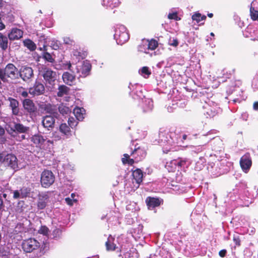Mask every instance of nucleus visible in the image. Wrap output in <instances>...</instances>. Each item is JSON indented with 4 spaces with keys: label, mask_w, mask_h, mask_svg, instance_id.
Segmentation results:
<instances>
[{
    "label": "nucleus",
    "mask_w": 258,
    "mask_h": 258,
    "mask_svg": "<svg viewBox=\"0 0 258 258\" xmlns=\"http://www.w3.org/2000/svg\"><path fill=\"white\" fill-rule=\"evenodd\" d=\"M19 70L12 63H8L4 69H2L1 75H3L5 83H8L9 79L14 81L19 79Z\"/></svg>",
    "instance_id": "obj_1"
},
{
    "label": "nucleus",
    "mask_w": 258,
    "mask_h": 258,
    "mask_svg": "<svg viewBox=\"0 0 258 258\" xmlns=\"http://www.w3.org/2000/svg\"><path fill=\"white\" fill-rule=\"evenodd\" d=\"M41 244L40 243L34 238H29L24 239L22 242V248L26 253H31L38 249Z\"/></svg>",
    "instance_id": "obj_2"
},
{
    "label": "nucleus",
    "mask_w": 258,
    "mask_h": 258,
    "mask_svg": "<svg viewBox=\"0 0 258 258\" xmlns=\"http://www.w3.org/2000/svg\"><path fill=\"white\" fill-rule=\"evenodd\" d=\"M114 37L117 44L120 45L126 42L130 38L126 28L123 25H120L116 29Z\"/></svg>",
    "instance_id": "obj_3"
},
{
    "label": "nucleus",
    "mask_w": 258,
    "mask_h": 258,
    "mask_svg": "<svg viewBox=\"0 0 258 258\" xmlns=\"http://www.w3.org/2000/svg\"><path fill=\"white\" fill-rule=\"evenodd\" d=\"M6 129L9 134L13 135L14 133L24 134L27 133L29 131V127L20 123L13 122L7 124Z\"/></svg>",
    "instance_id": "obj_4"
},
{
    "label": "nucleus",
    "mask_w": 258,
    "mask_h": 258,
    "mask_svg": "<svg viewBox=\"0 0 258 258\" xmlns=\"http://www.w3.org/2000/svg\"><path fill=\"white\" fill-rule=\"evenodd\" d=\"M19 79L20 78L24 82L29 83L34 77L33 70L31 67L23 66L19 70Z\"/></svg>",
    "instance_id": "obj_5"
},
{
    "label": "nucleus",
    "mask_w": 258,
    "mask_h": 258,
    "mask_svg": "<svg viewBox=\"0 0 258 258\" xmlns=\"http://www.w3.org/2000/svg\"><path fill=\"white\" fill-rule=\"evenodd\" d=\"M55 180L53 173L48 170H44L41 173L40 182L43 187L47 188L52 185Z\"/></svg>",
    "instance_id": "obj_6"
},
{
    "label": "nucleus",
    "mask_w": 258,
    "mask_h": 258,
    "mask_svg": "<svg viewBox=\"0 0 258 258\" xmlns=\"http://www.w3.org/2000/svg\"><path fill=\"white\" fill-rule=\"evenodd\" d=\"M31 141L36 148L44 149L46 145L53 144V141L45 139L43 136L39 134H36L32 136Z\"/></svg>",
    "instance_id": "obj_7"
},
{
    "label": "nucleus",
    "mask_w": 258,
    "mask_h": 258,
    "mask_svg": "<svg viewBox=\"0 0 258 258\" xmlns=\"http://www.w3.org/2000/svg\"><path fill=\"white\" fill-rule=\"evenodd\" d=\"M252 161L249 152L245 153L240 159L239 165L243 172L247 173L252 166Z\"/></svg>",
    "instance_id": "obj_8"
},
{
    "label": "nucleus",
    "mask_w": 258,
    "mask_h": 258,
    "mask_svg": "<svg viewBox=\"0 0 258 258\" xmlns=\"http://www.w3.org/2000/svg\"><path fill=\"white\" fill-rule=\"evenodd\" d=\"M42 73L46 84L53 86L57 77L56 72L49 68L44 67L42 68Z\"/></svg>",
    "instance_id": "obj_9"
},
{
    "label": "nucleus",
    "mask_w": 258,
    "mask_h": 258,
    "mask_svg": "<svg viewBox=\"0 0 258 258\" xmlns=\"http://www.w3.org/2000/svg\"><path fill=\"white\" fill-rule=\"evenodd\" d=\"M29 93L34 96H39L44 94L45 87L43 83L38 80H36L33 86L28 89Z\"/></svg>",
    "instance_id": "obj_10"
},
{
    "label": "nucleus",
    "mask_w": 258,
    "mask_h": 258,
    "mask_svg": "<svg viewBox=\"0 0 258 258\" xmlns=\"http://www.w3.org/2000/svg\"><path fill=\"white\" fill-rule=\"evenodd\" d=\"M4 165L14 170L18 168V159L16 156L13 154H7L5 156Z\"/></svg>",
    "instance_id": "obj_11"
},
{
    "label": "nucleus",
    "mask_w": 258,
    "mask_h": 258,
    "mask_svg": "<svg viewBox=\"0 0 258 258\" xmlns=\"http://www.w3.org/2000/svg\"><path fill=\"white\" fill-rule=\"evenodd\" d=\"M138 146V144L135 145V149L131 153V155L133 156L135 160L139 161L145 158L147 153L144 148Z\"/></svg>",
    "instance_id": "obj_12"
},
{
    "label": "nucleus",
    "mask_w": 258,
    "mask_h": 258,
    "mask_svg": "<svg viewBox=\"0 0 258 258\" xmlns=\"http://www.w3.org/2000/svg\"><path fill=\"white\" fill-rule=\"evenodd\" d=\"M22 105L24 109L29 114H33L37 111V107L30 99H25L22 101Z\"/></svg>",
    "instance_id": "obj_13"
},
{
    "label": "nucleus",
    "mask_w": 258,
    "mask_h": 258,
    "mask_svg": "<svg viewBox=\"0 0 258 258\" xmlns=\"http://www.w3.org/2000/svg\"><path fill=\"white\" fill-rule=\"evenodd\" d=\"M92 66L87 61H83L80 69H77V73L79 74L78 78H85L89 75L91 70Z\"/></svg>",
    "instance_id": "obj_14"
},
{
    "label": "nucleus",
    "mask_w": 258,
    "mask_h": 258,
    "mask_svg": "<svg viewBox=\"0 0 258 258\" xmlns=\"http://www.w3.org/2000/svg\"><path fill=\"white\" fill-rule=\"evenodd\" d=\"M7 100L9 102V107L11 109L12 114L18 115L20 112L19 101L12 97H8Z\"/></svg>",
    "instance_id": "obj_15"
},
{
    "label": "nucleus",
    "mask_w": 258,
    "mask_h": 258,
    "mask_svg": "<svg viewBox=\"0 0 258 258\" xmlns=\"http://www.w3.org/2000/svg\"><path fill=\"white\" fill-rule=\"evenodd\" d=\"M145 202L148 209H153L160 206L163 201L159 198L148 197Z\"/></svg>",
    "instance_id": "obj_16"
},
{
    "label": "nucleus",
    "mask_w": 258,
    "mask_h": 258,
    "mask_svg": "<svg viewBox=\"0 0 258 258\" xmlns=\"http://www.w3.org/2000/svg\"><path fill=\"white\" fill-rule=\"evenodd\" d=\"M250 16L253 21L258 20V0L253 1L250 7Z\"/></svg>",
    "instance_id": "obj_17"
},
{
    "label": "nucleus",
    "mask_w": 258,
    "mask_h": 258,
    "mask_svg": "<svg viewBox=\"0 0 258 258\" xmlns=\"http://www.w3.org/2000/svg\"><path fill=\"white\" fill-rule=\"evenodd\" d=\"M62 78L64 83L70 86L73 85L76 80V76L73 72L72 73L69 72H64L62 75Z\"/></svg>",
    "instance_id": "obj_18"
},
{
    "label": "nucleus",
    "mask_w": 258,
    "mask_h": 258,
    "mask_svg": "<svg viewBox=\"0 0 258 258\" xmlns=\"http://www.w3.org/2000/svg\"><path fill=\"white\" fill-rule=\"evenodd\" d=\"M23 32L17 28H12L8 34V37L11 40H18L22 37Z\"/></svg>",
    "instance_id": "obj_19"
},
{
    "label": "nucleus",
    "mask_w": 258,
    "mask_h": 258,
    "mask_svg": "<svg viewBox=\"0 0 258 258\" xmlns=\"http://www.w3.org/2000/svg\"><path fill=\"white\" fill-rule=\"evenodd\" d=\"M55 119L51 115H46L43 117L42 124L44 127L46 128H52L55 123Z\"/></svg>",
    "instance_id": "obj_20"
},
{
    "label": "nucleus",
    "mask_w": 258,
    "mask_h": 258,
    "mask_svg": "<svg viewBox=\"0 0 258 258\" xmlns=\"http://www.w3.org/2000/svg\"><path fill=\"white\" fill-rule=\"evenodd\" d=\"M132 176L136 182L139 185L143 181V172L139 168H137L135 170H132Z\"/></svg>",
    "instance_id": "obj_21"
},
{
    "label": "nucleus",
    "mask_w": 258,
    "mask_h": 258,
    "mask_svg": "<svg viewBox=\"0 0 258 258\" xmlns=\"http://www.w3.org/2000/svg\"><path fill=\"white\" fill-rule=\"evenodd\" d=\"M48 199V196L46 194L39 195L38 200L37 204V206L38 209L43 210L46 207Z\"/></svg>",
    "instance_id": "obj_22"
},
{
    "label": "nucleus",
    "mask_w": 258,
    "mask_h": 258,
    "mask_svg": "<svg viewBox=\"0 0 258 258\" xmlns=\"http://www.w3.org/2000/svg\"><path fill=\"white\" fill-rule=\"evenodd\" d=\"M71 127L68 125L66 123H61L59 127V132L66 136L67 138H69L72 136V131L71 130Z\"/></svg>",
    "instance_id": "obj_23"
},
{
    "label": "nucleus",
    "mask_w": 258,
    "mask_h": 258,
    "mask_svg": "<svg viewBox=\"0 0 258 258\" xmlns=\"http://www.w3.org/2000/svg\"><path fill=\"white\" fill-rule=\"evenodd\" d=\"M74 114L78 121H82L85 115V110L83 108L76 107L74 109Z\"/></svg>",
    "instance_id": "obj_24"
},
{
    "label": "nucleus",
    "mask_w": 258,
    "mask_h": 258,
    "mask_svg": "<svg viewBox=\"0 0 258 258\" xmlns=\"http://www.w3.org/2000/svg\"><path fill=\"white\" fill-rule=\"evenodd\" d=\"M120 2L119 0H103L102 5L107 8L113 9L119 6Z\"/></svg>",
    "instance_id": "obj_25"
},
{
    "label": "nucleus",
    "mask_w": 258,
    "mask_h": 258,
    "mask_svg": "<svg viewBox=\"0 0 258 258\" xmlns=\"http://www.w3.org/2000/svg\"><path fill=\"white\" fill-rule=\"evenodd\" d=\"M8 47V39L6 35L0 32V48L6 51Z\"/></svg>",
    "instance_id": "obj_26"
},
{
    "label": "nucleus",
    "mask_w": 258,
    "mask_h": 258,
    "mask_svg": "<svg viewBox=\"0 0 258 258\" xmlns=\"http://www.w3.org/2000/svg\"><path fill=\"white\" fill-rule=\"evenodd\" d=\"M70 91V88L64 85H60L58 88L57 95L58 97H62L64 95H67L69 94Z\"/></svg>",
    "instance_id": "obj_27"
},
{
    "label": "nucleus",
    "mask_w": 258,
    "mask_h": 258,
    "mask_svg": "<svg viewBox=\"0 0 258 258\" xmlns=\"http://www.w3.org/2000/svg\"><path fill=\"white\" fill-rule=\"evenodd\" d=\"M73 54L79 59H84L87 55V51L82 50L80 48L74 50Z\"/></svg>",
    "instance_id": "obj_28"
},
{
    "label": "nucleus",
    "mask_w": 258,
    "mask_h": 258,
    "mask_svg": "<svg viewBox=\"0 0 258 258\" xmlns=\"http://www.w3.org/2000/svg\"><path fill=\"white\" fill-rule=\"evenodd\" d=\"M58 109L59 113L62 115L68 114L71 112V109L63 103L59 105Z\"/></svg>",
    "instance_id": "obj_29"
},
{
    "label": "nucleus",
    "mask_w": 258,
    "mask_h": 258,
    "mask_svg": "<svg viewBox=\"0 0 258 258\" xmlns=\"http://www.w3.org/2000/svg\"><path fill=\"white\" fill-rule=\"evenodd\" d=\"M123 157L121 159V161L123 164H128L130 165H133L135 161L134 159L130 158V155L128 154H124Z\"/></svg>",
    "instance_id": "obj_30"
},
{
    "label": "nucleus",
    "mask_w": 258,
    "mask_h": 258,
    "mask_svg": "<svg viewBox=\"0 0 258 258\" xmlns=\"http://www.w3.org/2000/svg\"><path fill=\"white\" fill-rule=\"evenodd\" d=\"M124 256L125 258H138L139 254L135 248H132L125 252Z\"/></svg>",
    "instance_id": "obj_31"
},
{
    "label": "nucleus",
    "mask_w": 258,
    "mask_h": 258,
    "mask_svg": "<svg viewBox=\"0 0 258 258\" xmlns=\"http://www.w3.org/2000/svg\"><path fill=\"white\" fill-rule=\"evenodd\" d=\"M148 43V49L151 50H154L158 46V42L157 40L154 39H151V40H147Z\"/></svg>",
    "instance_id": "obj_32"
},
{
    "label": "nucleus",
    "mask_w": 258,
    "mask_h": 258,
    "mask_svg": "<svg viewBox=\"0 0 258 258\" xmlns=\"http://www.w3.org/2000/svg\"><path fill=\"white\" fill-rule=\"evenodd\" d=\"M112 238H108L105 242V246L107 250L113 251L116 249V245L111 241Z\"/></svg>",
    "instance_id": "obj_33"
},
{
    "label": "nucleus",
    "mask_w": 258,
    "mask_h": 258,
    "mask_svg": "<svg viewBox=\"0 0 258 258\" xmlns=\"http://www.w3.org/2000/svg\"><path fill=\"white\" fill-rule=\"evenodd\" d=\"M24 45L31 51H34L36 48L35 44L30 39H27L24 41Z\"/></svg>",
    "instance_id": "obj_34"
},
{
    "label": "nucleus",
    "mask_w": 258,
    "mask_h": 258,
    "mask_svg": "<svg viewBox=\"0 0 258 258\" xmlns=\"http://www.w3.org/2000/svg\"><path fill=\"white\" fill-rule=\"evenodd\" d=\"M25 227L24 224L22 223H18L16 225L13 230V232L14 233V234H18L19 233L23 232L25 231Z\"/></svg>",
    "instance_id": "obj_35"
},
{
    "label": "nucleus",
    "mask_w": 258,
    "mask_h": 258,
    "mask_svg": "<svg viewBox=\"0 0 258 258\" xmlns=\"http://www.w3.org/2000/svg\"><path fill=\"white\" fill-rule=\"evenodd\" d=\"M20 191H21L22 199H24L30 196L31 188L29 187H23L20 189Z\"/></svg>",
    "instance_id": "obj_36"
},
{
    "label": "nucleus",
    "mask_w": 258,
    "mask_h": 258,
    "mask_svg": "<svg viewBox=\"0 0 258 258\" xmlns=\"http://www.w3.org/2000/svg\"><path fill=\"white\" fill-rule=\"evenodd\" d=\"M168 133L165 131H160L159 133V140L162 142H165L168 140Z\"/></svg>",
    "instance_id": "obj_37"
},
{
    "label": "nucleus",
    "mask_w": 258,
    "mask_h": 258,
    "mask_svg": "<svg viewBox=\"0 0 258 258\" xmlns=\"http://www.w3.org/2000/svg\"><path fill=\"white\" fill-rule=\"evenodd\" d=\"M42 58L48 62L53 63L55 60L52 55L48 52H44L42 53Z\"/></svg>",
    "instance_id": "obj_38"
},
{
    "label": "nucleus",
    "mask_w": 258,
    "mask_h": 258,
    "mask_svg": "<svg viewBox=\"0 0 258 258\" xmlns=\"http://www.w3.org/2000/svg\"><path fill=\"white\" fill-rule=\"evenodd\" d=\"M69 125L73 129L78 124V121L75 119L73 117H70L68 120Z\"/></svg>",
    "instance_id": "obj_39"
},
{
    "label": "nucleus",
    "mask_w": 258,
    "mask_h": 258,
    "mask_svg": "<svg viewBox=\"0 0 258 258\" xmlns=\"http://www.w3.org/2000/svg\"><path fill=\"white\" fill-rule=\"evenodd\" d=\"M38 232L39 234H43V235H47L49 232L48 228L46 226H41L38 230Z\"/></svg>",
    "instance_id": "obj_40"
},
{
    "label": "nucleus",
    "mask_w": 258,
    "mask_h": 258,
    "mask_svg": "<svg viewBox=\"0 0 258 258\" xmlns=\"http://www.w3.org/2000/svg\"><path fill=\"white\" fill-rule=\"evenodd\" d=\"M63 43L70 45H74L75 44V41L70 37H64L63 38Z\"/></svg>",
    "instance_id": "obj_41"
},
{
    "label": "nucleus",
    "mask_w": 258,
    "mask_h": 258,
    "mask_svg": "<svg viewBox=\"0 0 258 258\" xmlns=\"http://www.w3.org/2000/svg\"><path fill=\"white\" fill-rule=\"evenodd\" d=\"M201 13L199 12H196L191 17L192 20L193 21H196L197 23H199L200 22L201 19Z\"/></svg>",
    "instance_id": "obj_42"
},
{
    "label": "nucleus",
    "mask_w": 258,
    "mask_h": 258,
    "mask_svg": "<svg viewBox=\"0 0 258 258\" xmlns=\"http://www.w3.org/2000/svg\"><path fill=\"white\" fill-rule=\"evenodd\" d=\"M233 242L237 246H240L241 245V239L239 236L234 235L233 238Z\"/></svg>",
    "instance_id": "obj_43"
},
{
    "label": "nucleus",
    "mask_w": 258,
    "mask_h": 258,
    "mask_svg": "<svg viewBox=\"0 0 258 258\" xmlns=\"http://www.w3.org/2000/svg\"><path fill=\"white\" fill-rule=\"evenodd\" d=\"M141 73L147 75V77H149L151 74V72L149 71V68L147 67H144L142 68Z\"/></svg>",
    "instance_id": "obj_44"
},
{
    "label": "nucleus",
    "mask_w": 258,
    "mask_h": 258,
    "mask_svg": "<svg viewBox=\"0 0 258 258\" xmlns=\"http://www.w3.org/2000/svg\"><path fill=\"white\" fill-rule=\"evenodd\" d=\"M179 161H177L176 164L179 166L182 167L185 165L187 160L186 159H182L181 158H178Z\"/></svg>",
    "instance_id": "obj_45"
},
{
    "label": "nucleus",
    "mask_w": 258,
    "mask_h": 258,
    "mask_svg": "<svg viewBox=\"0 0 258 258\" xmlns=\"http://www.w3.org/2000/svg\"><path fill=\"white\" fill-rule=\"evenodd\" d=\"M178 43H179L178 39L177 38H175L173 39V40H171V39H170L168 44L170 46L176 47L178 46Z\"/></svg>",
    "instance_id": "obj_46"
},
{
    "label": "nucleus",
    "mask_w": 258,
    "mask_h": 258,
    "mask_svg": "<svg viewBox=\"0 0 258 258\" xmlns=\"http://www.w3.org/2000/svg\"><path fill=\"white\" fill-rule=\"evenodd\" d=\"M13 198L15 199H18L20 198L22 199L21 191L18 190H14L13 192Z\"/></svg>",
    "instance_id": "obj_47"
},
{
    "label": "nucleus",
    "mask_w": 258,
    "mask_h": 258,
    "mask_svg": "<svg viewBox=\"0 0 258 258\" xmlns=\"http://www.w3.org/2000/svg\"><path fill=\"white\" fill-rule=\"evenodd\" d=\"M45 110L46 111V112L53 114L54 113L53 109H52L51 106L50 104H47L45 105V107L44 108Z\"/></svg>",
    "instance_id": "obj_48"
},
{
    "label": "nucleus",
    "mask_w": 258,
    "mask_h": 258,
    "mask_svg": "<svg viewBox=\"0 0 258 258\" xmlns=\"http://www.w3.org/2000/svg\"><path fill=\"white\" fill-rule=\"evenodd\" d=\"M168 18L169 19H174L178 20V16L176 13H169L168 16Z\"/></svg>",
    "instance_id": "obj_49"
},
{
    "label": "nucleus",
    "mask_w": 258,
    "mask_h": 258,
    "mask_svg": "<svg viewBox=\"0 0 258 258\" xmlns=\"http://www.w3.org/2000/svg\"><path fill=\"white\" fill-rule=\"evenodd\" d=\"M65 201L67 203V204L69 205V206H73V203L74 202H77V200H72L71 198H66L65 199Z\"/></svg>",
    "instance_id": "obj_50"
},
{
    "label": "nucleus",
    "mask_w": 258,
    "mask_h": 258,
    "mask_svg": "<svg viewBox=\"0 0 258 258\" xmlns=\"http://www.w3.org/2000/svg\"><path fill=\"white\" fill-rule=\"evenodd\" d=\"M227 250L226 249H222L219 252V255L221 257H224L226 256Z\"/></svg>",
    "instance_id": "obj_51"
},
{
    "label": "nucleus",
    "mask_w": 258,
    "mask_h": 258,
    "mask_svg": "<svg viewBox=\"0 0 258 258\" xmlns=\"http://www.w3.org/2000/svg\"><path fill=\"white\" fill-rule=\"evenodd\" d=\"M5 156L3 152L0 153V163L4 164Z\"/></svg>",
    "instance_id": "obj_52"
},
{
    "label": "nucleus",
    "mask_w": 258,
    "mask_h": 258,
    "mask_svg": "<svg viewBox=\"0 0 258 258\" xmlns=\"http://www.w3.org/2000/svg\"><path fill=\"white\" fill-rule=\"evenodd\" d=\"M21 95L24 98H26L28 96V92L26 91H23L21 93Z\"/></svg>",
    "instance_id": "obj_53"
},
{
    "label": "nucleus",
    "mask_w": 258,
    "mask_h": 258,
    "mask_svg": "<svg viewBox=\"0 0 258 258\" xmlns=\"http://www.w3.org/2000/svg\"><path fill=\"white\" fill-rule=\"evenodd\" d=\"M253 108L254 110H258V101H256L253 103Z\"/></svg>",
    "instance_id": "obj_54"
},
{
    "label": "nucleus",
    "mask_w": 258,
    "mask_h": 258,
    "mask_svg": "<svg viewBox=\"0 0 258 258\" xmlns=\"http://www.w3.org/2000/svg\"><path fill=\"white\" fill-rule=\"evenodd\" d=\"M5 131L4 128L0 125V136H2L5 134Z\"/></svg>",
    "instance_id": "obj_55"
},
{
    "label": "nucleus",
    "mask_w": 258,
    "mask_h": 258,
    "mask_svg": "<svg viewBox=\"0 0 258 258\" xmlns=\"http://www.w3.org/2000/svg\"><path fill=\"white\" fill-rule=\"evenodd\" d=\"M5 28V25L2 22L1 19L0 18V30L4 29Z\"/></svg>",
    "instance_id": "obj_56"
},
{
    "label": "nucleus",
    "mask_w": 258,
    "mask_h": 258,
    "mask_svg": "<svg viewBox=\"0 0 258 258\" xmlns=\"http://www.w3.org/2000/svg\"><path fill=\"white\" fill-rule=\"evenodd\" d=\"M66 66H67V69L70 70V71L72 72V66L70 62L66 64Z\"/></svg>",
    "instance_id": "obj_57"
},
{
    "label": "nucleus",
    "mask_w": 258,
    "mask_h": 258,
    "mask_svg": "<svg viewBox=\"0 0 258 258\" xmlns=\"http://www.w3.org/2000/svg\"><path fill=\"white\" fill-rule=\"evenodd\" d=\"M4 207V205L3 203V201L2 199L0 197V211Z\"/></svg>",
    "instance_id": "obj_58"
},
{
    "label": "nucleus",
    "mask_w": 258,
    "mask_h": 258,
    "mask_svg": "<svg viewBox=\"0 0 258 258\" xmlns=\"http://www.w3.org/2000/svg\"><path fill=\"white\" fill-rule=\"evenodd\" d=\"M201 17V19H200V22L201 21H203V20H205L206 19V18H207L206 16H205V15L202 16L201 14V17Z\"/></svg>",
    "instance_id": "obj_59"
},
{
    "label": "nucleus",
    "mask_w": 258,
    "mask_h": 258,
    "mask_svg": "<svg viewBox=\"0 0 258 258\" xmlns=\"http://www.w3.org/2000/svg\"><path fill=\"white\" fill-rule=\"evenodd\" d=\"M53 232H54V233H57V234H60V233H61V231H60V230L59 229H56L55 230H54L53 231Z\"/></svg>",
    "instance_id": "obj_60"
},
{
    "label": "nucleus",
    "mask_w": 258,
    "mask_h": 258,
    "mask_svg": "<svg viewBox=\"0 0 258 258\" xmlns=\"http://www.w3.org/2000/svg\"><path fill=\"white\" fill-rule=\"evenodd\" d=\"M120 249H121V250H122V251H125L126 250L125 246H124L123 245H121Z\"/></svg>",
    "instance_id": "obj_61"
},
{
    "label": "nucleus",
    "mask_w": 258,
    "mask_h": 258,
    "mask_svg": "<svg viewBox=\"0 0 258 258\" xmlns=\"http://www.w3.org/2000/svg\"><path fill=\"white\" fill-rule=\"evenodd\" d=\"M3 105V102L2 100L0 99V110L1 109Z\"/></svg>",
    "instance_id": "obj_62"
},
{
    "label": "nucleus",
    "mask_w": 258,
    "mask_h": 258,
    "mask_svg": "<svg viewBox=\"0 0 258 258\" xmlns=\"http://www.w3.org/2000/svg\"><path fill=\"white\" fill-rule=\"evenodd\" d=\"M208 16L209 18H212L213 17V14L212 13H208Z\"/></svg>",
    "instance_id": "obj_63"
},
{
    "label": "nucleus",
    "mask_w": 258,
    "mask_h": 258,
    "mask_svg": "<svg viewBox=\"0 0 258 258\" xmlns=\"http://www.w3.org/2000/svg\"><path fill=\"white\" fill-rule=\"evenodd\" d=\"M186 138H187V136L185 134H184L182 136V139L183 140H185L186 139Z\"/></svg>",
    "instance_id": "obj_64"
}]
</instances>
